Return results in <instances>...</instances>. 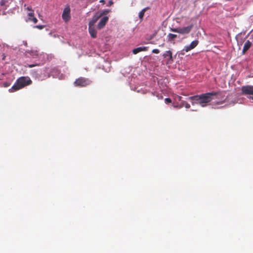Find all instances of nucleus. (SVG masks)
<instances>
[{
  "mask_svg": "<svg viewBox=\"0 0 253 253\" xmlns=\"http://www.w3.org/2000/svg\"><path fill=\"white\" fill-rule=\"evenodd\" d=\"M29 21H32L34 23L36 24L38 22V19L35 17H33Z\"/></svg>",
  "mask_w": 253,
  "mask_h": 253,
  "instance_id": "19",
  "label": "nucleus"
},
{
  "mask_svg": "<svg viewBox=\"0 0 253 253\" xmlns=\"http://www.w3.org/2000/svg\"><path fill=\"white\" fill-rule=\"evenodd\" d=\"M106 13L104 12L103 13H101L99 14L95 15L92 18L91 20L89 23V25L94 26V24L97 22V21L100 18L103 14H105Z\"/></svg>",
  "mask_w": 253,
  "mask_h": 253,
  "instance_id": "9",
  "label": "nucleus"
},
{
  "mask_svg": "<svg viewBox=\"0 0 253 253\" xmlns=\"http://www.w3.org/2000/svg\"><path fill=\"white\" fill-rule=\"evenodd\" d=\"M89 33L91 36V37L93 38H95L96 37V31L94 28V26L89 25L88 28Z\"/></svg>",
  "mask_w": 253,
  "mask_h": 253,
  "instance_id": "12",
  "label": "nucleus"
},
{
  "mask_svg": "<svg viewBox=\"0 0 253 253\" xmlns=\"http://www.w3.org/2000/svg\"><path fill=\"white\" fill-rule=\"evenodd\" d=\"M109 18L107 16L103 17L98 24L97 27L99 29L103 28L108 21Z\"/></svg>",
  "mask_w": 253,
  "mask_h": 253,
  "instance_id": "10",
  "label": "nucleus"
},
{
  "mask_svg": "<svg viewBox=\"0 0 253 253\" xmlns=\"http://www.w3.org/2000/svg\"><path fill=\"white\" fill-rule=\"evenodd\" d=\"M250 99H252L253 100V97H250Z\"/></svg>",
  "mask_w": 253,
  "mask_h": 253,
  "instance_id": "30",
  "label": "nucleus"
},
{
  "mask_svg": "<svg viewBox=\"0 0 253 253\" xmlns=\"http://www.w3.org/2000/svg\"><path fill=\"white\" fill-rule=\"evenodd\" d=\"M185 107L186 108L189 109L190 108V105L187 102L181 100L180 104V107Z\"/></svg>",
  "mask_w": 253,
  "mask_h": 253,
  "instance_id": "15",
  "label": "nucleus"
},
{
  "mask_svg": "<svg viewBox=\"0 0 253 253\" xmlns=\"http://www.w3.org/2000/svg\"><path fill=\"white\" fill-rule=\"evenodd\" d=\"M10 85V84L8 83H4V86L5 87H7Z\"/></svg>",
  "mask_w": 253,
  "mask_h": 253,
  "instance_id": "24",
  "label": "nucleus"
},
{
  "mask_svg": "<svg viewBox=\"0 0 253 253\" xmlns=\"http://www.w3.org/2000/svg\"><path fill=\"white\" fill-rule=\"evenodd\" d=\"M4 3V1L3 0H1L0 2V4L2 5Z\"/></svg>",
  "mask_w": 253,
  "mask_h": 253,
  "instance_id": "26",
  "label": "nucleus"
},
{
  "mask_svg": "<svg viewBox=\"0 0 253 253\" xmlns=\"http://www.w3.org/2000/svg\"><path fill=\"white\" fill-rule=\"evenodd\" d=\"M241 91L243 94L244 95H253V86L246 85L243 86L241 88Z\"/></svg>",
  "mask_w": 253,
  "mask_h": 253,
  "instance_id": "6",
  "label": "nucleus"
},
{
  "mask_svg": "<svg viewBox=\"0 0 253 253\" xmlns=\"http://www.w3.org/2000/svg\"><path fill=\"white\" fill-rule=\"evenodd\" d=\"M113 3V1L112 0H110L109 1V4L110 5H111V4H112Z\"/></svg>",
  "mask_w": 253,
  "mask_h": 253,
  "instance_id": "28",
  "label": "nucleus"
},
{
  "mask_svg": "<svg viewBox=\"0 0 253 253\" xmlns=\"http://www.w3.org/2000/svg\"><path fill=\"white\" fill-rule=\"evenodd\" d=\"M251 45L252 42L249 41H247L245 43L242 50V53L243 54H244L246 52V51L251 47Z\"/></svg>",
  "mask_w": 253,
  "mask_h": 253,
  "instance_id": "13",
  "label": "nucleus"
},
{
  "mask_svg": "<svg viewBox=\"0 0 253 253\" xmlns=\"http://www.w3.org/2000/svg\"><path fill=\"white\" fill-rule=\"evenodd\" d=\"M193 27V25H191L185 27L171 29V31L181 34H186L190 32Z\"/></svg>",
  "mask_w": 253,
  "mask_h": 253,
  "instance_id": "3",
  "label": "nucleus"
},
{
  "mask_svg": "<svg viewBox=\"0 0 253 253\" xmlns=\"http://www.w3.org/2000/svg\"><path fill=\"white\" fill-rule=\"evenodd\" d=\"M34 66H35V65L34 64H30V65H28V67L30 68H32V67H34Z\"/></svg>",
  "mask_w": 253,
  "mask_h": 253,
  "instance_id": "25",
  "label": "nucleus"
},
{
  "mask_svg": "<svg viewBox=\"0 0 253 253\" xmlns=\"http://www.w3.org/2000/svg\"><path fill=\"white\" fill-rule=\"evenodd\" d=\"M26 4L24 5L25 9L28 10L29 12H30L31 10H34L32 9V7L31 6H27L26 7Z\"/></svg>",
  "mask_w": 253,
  "mask_h": 253,
  "instance_id": "20",
  "label": "nucleus"
},
{
  "mask_svg": "<svg viewBox=\"0 0 253 253\" xmlns=\"http://www.w3.org/2000/svg\"><path fill=\"white\" fill-rule=\"evenodd\" d=\"M25 55L28 57L37 58L38 56L39 53L36 50H26L25 51Z\"/></svg>",
  "mask_w": 253,
  "mask_h": 253,
  "instance_id": "8",
  "label": "nucleus"
},
{
  "mask_svg": "<svg viewBox=\"0 0 253 253\" xmlns=\"http://www.w3.org/2000/svg\"><path fill=\"white\" fill-rule=\"evenodd\" d=\"M44 27V26L43 25H37L35 26V28H38L40 30L42 29Z\"/></svg>",
  "mask_w": 253,
  "mask_h": 253,
  "instance_id": "22",
  "label": "nucleus"
},
{
  "mask_svg": "<svg viewBox=\"0 0 253 253\" xmlns=\"http://www.w3.org/2000/svg\"><path fill=\"white\" fill-rule=\"evenodd\" d=\"M28 19L26 20L27 22L29 20H30L32 18L34 17V10H31L30 12L28 13Z\"/></svg>",
  "mask_w": 253,
  "mask_h": 253,
  "instance_id": "16",
  "label": "nucleus"
},
{
  "mask_svg": "<svg viewBox=\"0 0 253 253\" xmlns=\"http://www.w3.org/2000/svg\"><path fill=\"white\" fill-rule=\"evenodd\" d=\"M32 81L28 77H21L19 78L14 84L11 88L9 89V91L12 92L18 90L26 86L32 84Z\"/></svg>",
  "mask_w": 253,
  "mask_h": 253,
  "instance_id": "2",
  "label": "nucleus"
},
{
  "mask_svg": "<svg viewBox=\"0 0 253 253\" xmlns=\"http://www.w3.org/2000/svg\"><path fill=\"white\" fill-rule=\"evenodd\" d=\"M146 11V9H143L139 13V17L140 19H142L143 18L144 13Z\"/></svg>",
  "mask_w": 253,
  "mask_h": 253,
  "instance_id": "18",
  "label": "nucleus"
},
{
  "mask_svg": "<svg viewBox=\"0 0 253 253\" xmlns=\"http://www.w3.org/2000/svg\"><path fill=\"white\" fill-rule=\"evenodd\" d=\"M164 58L169 57L168 59V62H172L173 61V59L172 56V52L170 50L166 51L163 55Z\"/></svg>",
  "mask_w": 253,
  "mask_h": 253,
  "instance_id": "11",
  "label": "nucleus"
},
{
  "mask_svg": "<svg viewBox=\"0 0 253 253\" xmlns=\"http://www.w3.org/2000/svg\"><path fill=\"white\" fill-rule=\"evenodd\" d=\"M165 102L166 103H170L171 102V100L170 98H165Z\"/></svg>",
  "mask_w": 253,
  "mask_h": 253,
  "instance_id": "21",
  "label": "nucleus"
},
{
  "mask_svg": "<svg viewBox=\"0 0 253 253\" xmlns=\"http://www.w3.org/2000/svg\"><path fill=\"white\" fill-rule=\"evenodd\" d=\"M89 83V81L88 79L81 77L75 81L74 84L77 86L84 87L88 85Z\"/></svg>",
  "mask_w": 253,
  "mask_h": 253,
  "instance_id": "4",
  "label": "nucleus"
},
{
  "mask_svg": "<svg viewBox=\"0 0 253 253\" xmlns=\"http://www.w3.org/2000/svg\"><path fill=\"white\" fill-rule=\"evenodd\" d=\"M152 52L156 54H158L160 53V50L158 49H154L152 50Z\"/></svg>",
  "mask_w": 253,
  "mask_h": 253,
  "instance_id": "23",
  "label": "nucleus"
},
{
  "mask_svg": "<svg viewBox=\"0 0 253 253\" xmlns=\"http://www.w3.org/2000/svg\"><path fill=\"white\" fill-rule=\"evenodd\" d=\"M217 94L216 92H211L206 93H203L200 95H196L190 96L188 99L192 101L193 105L195 104H199L202 107H206L212 100V96Z\"/></svg>",
  "mask_w": 253,
  "mask_h": 253,
  "instance_id": "1",
  "label": "nucleus"
},
{
  "mask_svg": "<svg viewBox=\"0 0 253 253\" xmlns=\"http://www.w3.org/2000/svg\"><path fill=\"white\" fill-rule=\"evenodd\" d=\"M100 2H101V3H103V4H104L105 1L104 0H100Z\"/></svg>",
  "mask_w": 253,
  "mask_h": 253,
  "instance_id": "27",
  "label": "nucleus"
},
{
  "mask_svg": "<svg viewBox=\"0 0 253 253\" xmlns=\"http://www.w3.org/2000/svg\"><path fill=\"white\" fill-rule=\"evenodd\" d=\"M199 41L198 40H195L191 42L189 45H187L184 47L182 51L188 52L191 49L194 48L198 44Z\"/></svg>",
  "mask_w": 253,
  "mask_h": 253,
  "instance_id": "7",
  "label": "nucleus"
},
{
  "mask_svg": "<svg viewBox=\"0 0 253 253\" xmlns=\"http://www.w3.org/2000/svg\"><path fill=\"white\" fill-rule=\"evenodd\" d=\"M168 37L169 38V40L171 41H172L173 40H174L175 38H176L177 37V35L169 33L168 35Z\"/></svg>",
  "mask_w": 253,
  "mask_h": 253,
  "instance_id": "17",
  "label": "nucleus"
},
{
  "mask_svg": "<svg viewBox=\"0 0 253 253\" xmlns=\"http://www.w3.org/2000/svg\"><path fill=\"white\" fill-rule=\"evenodd\" d=\"M70 11L71 9L69 6L64 9L62 17L65 22L69 21L71 19Z\"/></svg>",
  "mask_w": 253,
  "mask_h": 253,
  "instance_id": "5",
  "label": "nucleus"
},
{
  "mask_svg": "<svg viewBox=\"0 0 253 253\" xmlns=\"http://www.w3.org/2000/svg\"><path fill=\"white\" fill-rule=\"evenodd\" d=\"M179 100H181V96H179Z\"/></svg>",
  "mask_w": 253,
  "mask_h": 253,
  "instance_id": "29",
  "label": "nucleus"
},
{
  "mask_svg": "<svg viewBox=\"0 0 253 253\" xmlns=\"http://www.w3.org/2000/svg\"><path fill=\"white\" fill-rule=\"evenodd\" d=\"M148 47L145 46H141L135 48L133 49L132 52L134 54H136L141 51L147 50Z\"/></svg>",
  "mask_w": 253,
  "mask_h": 253,
  "instance_id": "14",
  "label": "nucleus"
}]
</instances>
